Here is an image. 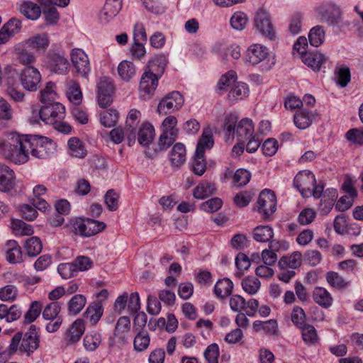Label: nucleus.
Instances as JSON below:
<instances>
[{
  "instance_id": "nucleus-1",
  "label": "nucleus",
  "mask_w": 363,
  "mask_h": 363,
  "mask_svg": "<svg viewBox=\"0 0 363 363\" xmlns=\"http://www.w3.org/2000/svg\"><path fill=\"white\" fill-rule=\"evenodd\" d=\"M40 336L35 325H31L28 331L22 334L18 332L12 337L9 346V354H15L18 350L21 353L30 356L39 347Z\"/></svg>"
},
{
  "instance_id": "nucleus-2",
  "label": "nucleus",
  "mask_w": 363,
  "mask_h": 363,
  "mask_svg": "<svg viewBox=\"0 0 363 363\" xmlns=\"http://www.w3.org/2000/svg\"><path fill=\"white\" fill-rule=\"evenodd\" d=\"M30 154L38 159H46L56 150V144L47 137L28 135Z\"/></svg>"
},
{
  "instance_id": "nucleus-3",
  "label": "nucleus",
  "mask_w": 363,
  "mask_h": 363,
  "mask_svg": "<svg viewBox=\"0 0 363 363\" xmlns=\"http://www.w3.org/2000/svg\"><path fill=\"white\" fill-rule=\"evenodd\" d=\"M106 226L104 222L91 218L84 220L78 218L72 222V228L74 233L79 234L83 237L94 235L102 231Z\"/></svg>"
},
{
  "instance_id": "nucleus-4",
  "label": "nucleus",
  "mask_w": 363,
  "mask_h": 363,
  "mask_svg": "<svg viewBox=\"0 0 363 363\" xmlns=\"http://www.w3.org/2000/svg\"><path fill=\"white\" fill-rule=\"evenodd\" d=\"M316 12L321 22L328 25H335L341 19V11L338 6L332 1L322 3L317 9Z\"/></svg>"
},
{
  "instance_id": "nucleus-5",
  "label": "nucleus",
  "mask_w": 363,
  "mask_h": 363,
  "mask_svg": "<svg viewBox=\"0 0 363 363\" xmlns=\"http://www.w3.org/2000/svg\"><path fill=\"white\" fill-rule=\"evenodd\" d=\"M159 76L151 69H147L142 75L140 82V94L143 100L150 99L158 85Z\"/></svg>"
},
{
  "instance_id": "nucleus-6",
  "label": "nucleus",
  "mask_w": 363,
  "mask_h": 363,
  "mask_svg": "<svg viewBox=\"0 0 363 363\" xmlns=\"http://www.w3.org/2000/svg\"><path fill=\"white\" fill-rule=\"evenodd\" d=\"M45 65L47 68L57 74H67L69 70V63L64 55L49 52L46 55Z\"/></svg>"
},
{
  "instance_id": "nucleus-7",
  "label": "nucleus",
  "mask_w": 363,
  "mask_h": 363,
  "mask_svg": "<svg viewBox=\"0 0 363 363\" xmlns=\"http://www.w3.org/2000/svg\"><path fill=\"white\" fill-rule=\"evenodd\" d=\"M183 104L182 95L179 91H172L160 101L157 111L161 115H167L179 110Z\"/></svg>"
},
{
  "instance_id": "nucleus-8",
  "label": "nucleus",
  "mask_w": 363,
  "mask_h": 363,
  "mask_svg": "<svg viewBox=\"0 0 363 363\" xmlns=\"http://www.w3.org/2000/svg\"><path fill=\"white\" fill-rule=\"evenodd\" d=\"M20 82L26 90L35 91L40 87L41 74L35 67L27 66L21 71Z\"/></svg>"
},
{
  "instance_id": "nucleus-9",
  "label": "nucleus",
  "mask_w": 363,
  "mask_h": 363,
  "mask_svg": "<svg viewBox=\"0 0 363 363\" xmlns=\"http://www.w3.org/2000/svg\"><path fill=\"white\" fill-rule=\"evenodd\" d=\"M230 308L235 312L245 311L248 316L252 317L257 311L259 302L257 299L250 298L246 301L240 295H233L229 301Z\"/></svg>"
},
{
  "instance_id": "nucleus-10",
  "label": "nucleus",
  "mask_w": 363,
  "mask_h": 363,
  "mask_svg": "<svg viewBox=\"0 0 363 363\" xmlns=\"http://www.w3.org/2000/svg\"><path fill=\"white\" fill-rule=\"evenodd\" d=\"M315 175L310 171L306 170L298 172L294 178V184L303 197L311 196V189L315 184Z\"/></svg>"
},
{
  "instance_id": "nucleus-11",
  "label": "nucleus",
  "mask_w": 363,
  "mask_h": 363,
  "mask_svg": "<svg viewBox=\"0 0 363 363\" xmlns=\"http://www.w3.org/2000/svg\"><path fill=\"white\" fill-rule=\"evenodd\" d=\"M70 59L76 72L82 77L87 78L91 71L87 55L82 49L74 48L71 51Z\"/></svg>"
},
{
  "instance_id": "nucleus-12",
  "label": "nucleus",
  "mask_w": 363,
  "mask_h": 363,
  "mask_svg": "<svg viewBox=\"0 0 363 363\" xmlns=\"http://www.w3.org/2000/svg\"><path fill=\"white\" fill-rule=\"evenodd\" d=\"M254 26L262 35L272 40L275 37L274 27L269 14L262 9L257 11L254 18Z\"/></svg>"
},
{
  "instance_id": "nucleus-13",
  "label": "nucleus",
  "mask_w": 363,
  "mask_h": 363,
  "mask_svg": "<svg viewBox=\"0 0 363 363\" xmlns=\"http://www.w3.org/2000/svg\"><path fill=\"white\" fill-rule=\"evenodd\" d=\"M277 198L269 189H264L259 194L257 201V211L264 217H268L276 211Z\"/></svg>"
},
{
  "instance_id": "nucleus-14",
  "label": "nucleus",
  "mask_w": 363,
  "mask_h": 363,
  "mask_svg": "<svg viewBox=\"0 0 363 363\" xmlns=\"http://www.w3.org/2000/svg\"><path fill=\"white\" fill-rule=\"evenodd\" d=\"M16 132H7L0 137V155L5 160H9L12 151L16 147L21 136Z\"/></svg>"
},
{
  "instance_id": "nucleus-15",
  "label": "nucleus",
  "mask_w": 363,
  "mask_h": 363,
  "mask_svg": "<svg viewBox=\"0 0 363 363\" xmlns=\"http://www.w3.org/2000/svg\"><path fill=\"white\" fill-rule=\"evenodd\" d=\"M28 135H23L16 147L12 151L9 161L15 164H23L30 159Z\"/></svg>"
},
{
  "instance_id": "nucleus-16",
  "label": "nucleus",
  "mask_w": 363,
  "mask_h": 363,
  "mask_svg": "<svg viewBox=\"0 0 363 363\" xmlns=\"http://www.w3.org/2000/svg\"><path fill=\"white\" fill-rule=\"evenodd\" d=\"M318 118V116L316 113L301 107L296 112L294 121L298 128L304 130L308 128Z\"/></svg>"
},
{
  "instance_id": "nucleus-17",
  "label": "nucleus",
  "mask_w": 363,
  "mask_h": 363,
  "mask_svg": "<svg viewBox=\"0 0 363 363\" xmlns=\"http://www.w3.org/2000/svg\"><path fill=\"white\" fill-rule=\"evenodd\" d=\"M268 49L262 45H251L246 51L245 60L252 65H256L267 58Z\"/></svg>"
},
{
  "instance_id": "nucleus-18",
  "label": "nucleus",
  "mask_w": 363,
  "mask_h": 363,
  "mask_svg": "<svg viewBox=\"0 0 363 363\" xmlns=\"http://www.w3.org/2000/svg\"><path fill=\"white\" fill-rule=\"evenodd\" d=\"M16 186L14 172L7 165L0 164V191L8 192Z\"/></svg>"
},
{
  "instance_id": "nucleus-19",
  "label": "nucleus",
  "mask_w": 363,
  "mask_h": 363,
  "mask_svg": "<svg viewBox=\"0 0 363 363\" xmlns=\"http://www.w3.org/2000/svg\"><path fill=\"white\" fill-rule=\"evenodd\" d=\"M121 8L122 0H106L99 15L101 22H109L118 13Z\"/></svg>"
},
{
  "instance_id": "nucleus-20",
  "label": "nucleus",
  "mask_w": 363,
  "mask_h": 363,
  "mask_svg": "<svg viewBox=\"0 0 363 363\" xmlns=\"http://www.w3.org/2000/svg\"><path fill=\"white\" fill-rule=\"evenodd\" d=\"M140 112L136 109H132L128 113L125 122V133L128 145L135 143L136 139L135 128L140 117Z\"/></svg>"
},
{
  "instance_id": "nucleus-21",
  "label": "nucleus",
  "mask_w": 363,
  "mask_h": 363,
  "mask_svg": "<svg viewBox=\"0 0 363 363\" xmlns=\"http://www.w3.org/2000/svg\"><path fill=\"white\" fill-rule=\"evenodd\" d=\"M28 49L29 48L23 42L18 43L13 48V55L16 60L21 65L26 66L35 62V55Z\"/></svg>"
},
{
  "instance_id": "nucleus-22",
  "label": "nucleus",
  "mask_w": 363,
  "mask_h": 363,
  "mask_svg": "<svg viewBox=\"0 0 363 363\" xmlns=\"http://www.w3.org/2000/svg\"><path fill=\"white\" fill-rule=\"evenodd\" d=\"M65 94L68 100L74 105L79 106L82 101V92L79 84L73 79L65 82Z\"/></svg>"
},
{
  "instance_id": "nucleus-23",
  "label": "nucleus",
  "mask_w": 363,
  "mask_h": 363,
  "mask_svg": "<svg viewBox=\"0 0 363 363\" xmlns=\"http://www.w3.org/2000/svg\"><path fill=\"white\" fill-rule=\"evenodd\" d=\"M254 123L252 121L248 118H242L237 125L236 136L238 140L243 143L250 139L254 135Z\"/></svg>"
},
{
  "instance_id": "nucleus-24",
  "label": "nucleus",
  "mask_w": 363,
  "mask_h": 363,
  "mask_svg": "<svg viewBox=\"0 0 363 363\" xmlns=\"http://www.w3.org/2000/svg\"><path fill=\"white\" fill-rule=\"evenodd\" d=\"M301 57L302 62L315 72L319 71L327 60L326 57L318 51L306 52Z\"/></svg>"
},
{
  "instance_id": "nucleus-25",
  "label": "nucleus",
  "mask_w": 363,
  "mask_h": 363,
  "mask_svg": "<svg viewBox=\"0 0 363 363\" xmlns=\"http://www.w3.org/2000/svg\"><path fill=\"white\" fill-rule=\"evenodd\" d=\"M5 250L6 259L10 264H19L23 261L21 248L16 241H7Z\"/></svg>"
},
{
  "instance_id": "nucleus-26",
  "label": "nucleus",
  "mask_w": 363,
  "mask_h": 363,
  "mask_svg": "<svg viewBox=\"0 0 363 363\" xmlns=\"http://www.w3.org/2000/svg\"><path fill=\"white\" fill-rule=\"evenodd\" d=\"M84 324L82 320L77 319L73 322L65 335L67 344L74 345L77 342L84 334Z\"/></svg>"
},
{
  "instance_id": "nucleus-27",
  "label": "nucleus",
  "mask_w": 363,
  "mask_h": 363,
  "mask_svg": "<svg viewBox=\"0 0 363 363\" xmlns=\"http://www.w3.org/2000/svg\"><path fill=\"white\" fill-rule=\"evenodd\" d=\"M312 297L317 304L324 308H328L333 304V299L331 294L323 287H315Z\"/></svg>"
},
{
  "instance_id": "nucleus-28",
  "label": "nucleus",
  "mask_w": 363,
  "mask_h": 363,
  "mask_svg": "<svg viewBox=\"0 0 363 363\" xmlns=\"http://www.w3.org/2000/svg\"><path fill=\"white\" fill-rule=\"evenodd\" d=\"M49 108V105L43 106L41 108H33L32 111V116L30 118V122L32 124L38 123L41 120L46 124L52 125L55 121L52 118V111Z\"/></svg>"
},
{
  "instance_id": "nucleus-29",
  "label": "nucleus",
  "mask_w": 363,
  "mask_h": 363,
  "mask_svg": "<svg viewBox=\"0 0 363 363\" xmlns=\"http://www.w3.org/2000/svg\"><path fill=\"white\" fill-rule=\"evenodd\" d=\"M169 160L173 167H179L183 165L186 161V148L181 143H176L169 155Z\"/></svg>"
},
{
  "instance_id": "nucleus-30",
  "label": "nucleus",
  "mask_w": 363,
  "mask_h": 363,
  "mask_svg": "<svg viewBox=\"0 0 363 363\" xmlns=\"http://www.w3.org/2000/svg\"><path fill=\"white\" fill-rule=\"evenodd\" d=\"M155 128L149 123H143L138 132V141L143 146L149 145L153 140Z\"/></svg>"
},
{
  "instance_id": "nucleus-31",
  "label": "nucleus",
  "mask_w": 363,
  "mask_h": 363,
  "mask_svg": "<svg viewBox=\"0 0 363 363\" xmlns=\"http://www.w3.org/2000/svg\"><path fill=\"white\" fill-rule=\"evenodd\" d=\"M238 117L235 113H230L225 118L224 131L225 135V141L232 142L236 135L237 122Z\"/></svg>"
},
{
  "instance_id": "nucleus-32",
  "label": "nucleus",
  "mask_w": 363,
  "mask_h": 363,
  "mask_svg": "<svg viewBox=\"0 0 363 363\" xmlns=\"http://www.w3.org/2000/svg\"><path fill=\"white\" fill-rule=\"evenodd\" d=\"M20 12L28 19L35 21L40 16L41 9L33 1H24L20 6Z\"/></svg>"
},
{
  "instance_id": "nucleus-33",
  "label": "nucleus",
  "mask_w": 363,
  "mask_h": 363,
  "mask_svg": "<svg viewBox=\"0 0 363 363\" xmlns=\"http://www.w3.org/2000/svg\"><path fill=\"white\" fill-rule=\"evenodd\" d=\"M119 77L125 82H129L136 75V67L130 61L123 60L118 66Z\"/></svg>"
},
{
  "instance_id": "nucleus-34",
  "label": "nucleus",
  "mask_w": 363,
  "mask_h": 363,
  "mask_svg": "<svg viewBox=\"0 0 363 363\" xmlns=\"http://www.w3.org/2000/svg\"><path fill=\"white\" fill-rule=\"evenodd\" d=\"M21 311L16 305L8 307L5 304H0V319H5L7 322L18 320L21 315Z\"/></svg>"
},
{
  "instance_id": "nucleus-35",
  "label": "nucleus",
  "mask_w": 363,
  "mask_h": 363,
  "mask_svg": "<svg viewBox=\"0 0 363 363\" xmlns=\"http://www.w3.org/2000/svg\"><path fill=\"white\" fill-rule=\"evenodd\" d=\"M233 284L229 279L224 278L217 281L214 286V293L217 297L224 298L231 294Z\"/></svg>"
},
{
  "instance_id": "nucleus-36",
  "label": "nucleus",
  "mask_w": 363,
  "mask_h": 363,
  "mask_svg": "<svg viewBox=\"0 0 363 363\" xmlns=\"http://www.w3.org/2000/svg\"><path fill=\"white\" fill-rule=\"evenodd\" d=\"M101 343V335L96 331L86 333L83 339V346L87 352L95 351Z\"/></svg>"
},
{
  "instance_id": "nucleus-37",
  "label": "nucleus",
  "mask_w": 363,
  "mask_h": 363,
  "mask_svg": "<svg viewBox=\"0 0 363 363\" xmlns=\"http://www.w3.org/2000/svg\"><path fill=\"white\" fill-rule=\"evenodd\" d=\"M249 89L247 85L243 82H236L230 88L228 94V99L232 101L242 100L248 96Z\"/></svg>"
},
{
  "instance_id": "nucleus-38",
  "label": "nucleus",
  "mask_w": 363,
  "mask_h": 363,
  "mask_svg": "<svg viewBox=\"0 0 363 363\" xmlns=\"http://www.w3.org/2000/svg\"><path fill=\"white\" fill-rule=\"evenodd\" d=\"M254 239L259 242L270 241L274 237V230L269 225H259L253 230Z\"/></svg>"
},
{
  "instance_id": "nucleus-39",
  "label": "nucleus",
  "mask_w": 363,
  "mask_h": 363,
  "mask_svg": "<svg viewBox=\"0 0 363 363\" xmlns=\"http://www.w3.org/2000/svg\"><path fill=\"white\" fill-rule=\"evenodd\" d=\"M216 191L214 184L209 182H202L196 186L194 190L193 196L197 199H203L211 196Z\"/></svg>"
},
{
  "instance_id": "nucleus-40",
  "label": "nucleus",
  "mask_w": 363,
  "mask_h": 363,
  "mask_svg": "<svg viewBox=\"0 0 363 363\" xmlns=\"http://www.w3.org/2000/svg\"><path fill=\"white\" fill-rule=\"evenodd\" d=\"M130 330V320L127 316H121L117 320L113 335L123 341L125 340V334Z\"/></svg>"
},
{
  "instance_id": "nucleus-41",
  "label": "nucleus",
  "mask_w": 363,
  "mask_h": 363,
  "mask_svg": "<svg viewBox=\"0 0 363 363\" xmlns=\"http://www.w3.org/2000/svg\"><path fill=\"white\" fill-rule=\"evenodd\" d=\"M86 302V298L83 295H74L67 303L68 313L74 315L78 314L85 306Z\"/></svg>"
},
{
  "instance_id": "nucleus-42",
  "label": "nucleus",
  "mask_w": 363,
  "mask_h": 363,
  "mask_svg": "<svg viewBox=\"0 0 363 363\" xmlns=\"http://www.w3.org/2000/svg\"><path fill=\"white\" fill-rule=\"evenodd\" d=\"M103 311L101 303H94L86 308L84 315L92 325H95L102 316Z\"/></svg>"
},
{
  "instance_id": "nucleus-43",
  "label": "nucleus",
  "mask_w": 363,
  "mask_h": 363,
  "mask_svg": "<svg viewBox=\"0 0 363 363\" xmlns=\"http://www.w3.org/2000/svg\"><path fill=\"white\" fill-rule=\"evenodd\" d=\"M69 153L77 158H83L86 155V150L82 142L77 138H72L68 140Z\"/></svg>"
},
{
  "instance_id": "nucleus-44",
  "label": "nucleus",
  "mask_w": 363,
  "mask_h": 363,
  "mask_svg": "<svg viewBox=\"0 0 363 363\" xmlns=\"http://www.w3.org/2000/svg\"><path fill=\"white\" fill-rule=\"evenodd\" d=\"M24 248L28 256L35 257L42 251L43 245L39 238L31 237L26 240Z\"/></svg>"
},
{
  "instance_id": "nucleus-45",
  "label": "nucleus",
  "mask_w": 363,
  "mask_h": 363,
  "mask_svg": "<svg viewBox=\"0 0 363 363\" xmlns=\"http://www.w3.org/2000/svg\"><path fill=\"white\" fill-rule=\"evenodd\" d=\"M326 280L332 287L337 289H344L349 285V281L335 272H328Z\"/></svg>"
},
{
  "instance_id": "nucleus-46",
  "label": "nucleus",
  "mask_w": 363,
  "mask_h": 363,
  "mask_svg": "<svg viewBox=\"0 0 363 363\" xmlns=\"http://www.w3.org/2000/svg\"><path fill=\"white\" fill-rule=\"evenodd\" d=\"M247 22L248 18L247 14L242 11L235 12L230 19L231 28L238 31L244 30Z\"/></svg>"
},
{
  "instance_id": "nucleus-47",
  "label": "nucleus",
  "mask_w": 363,
  "mask_h": 363,
  "mask_svg": "<svg viewBox=\"0 0 363 363\" xmlns=\"http://www.w3.org/2000/svg\"><path fill=\"white\" fill-rule=\"evenodd\" d=\"M55 84L49 82L46 84L44 89L40 91V100L43 104H51L57 98V93L55 91Z\"/></svg>"
},
{
  "instance_id": "nucleus-48",
  "label": "nucleus",
  "mask_w": 363,
  "mask_h": 363,
  "mask_svg": "<svg viewBox=\"0 0 363 363\" xmlns=\"http://www.w3.org/2000/svg\"><path fill=\"white\" fill-rule=\"evenodd\" d=\"M242 289L249 295H254L257 293L261 286L260 281L255 277L248 276L242 281Z\"/></svg>"
},
{
  "instance_id": "nucleus-49",
  "label": "nucleus",
  "mask_w": 363,
  "mask_h": 363,
  "mask_svg": "<svg viewBox=\"0 0 363 363\" xmlns=\"http://www.w3.org/2000/svg\"><path fill=\"white\" fill-rule=\"evenodd\" d=\"M178 135V130L171 132L162 130V133L158 140L159 150L160 151L167 150L176 140Z\"/></svg>"
},
{
  "instance_id": "nucleus-50",
  "label": "nucleus",
  "mask_w": 363,
  "mask_h": 363,
  "mask_svg": "<svg viewBox=\"0 0 363 363\" xmlns=\"http://www.w3.org/2000/svg\"><path fill=\"white\" fill-rule=\"evenodd\" d=\"M29 48H33L37 50H45L49 45V41L45 35H36L23 41Z\"/></svg>"
},
{
  "instance_id": "nucleus-51",
  "label": "nucleus",
  "mask_w": 363,
  "mask_h": 363,
  "mask_svg": "<svg viewBox=\"0 0 363 363\" xmlns=\"http://www.w3.org/2000/svg\"><path fill=\"white\" fill-rule=\"evenodd\" d=\"M118 117V113L116 110L108 109L101 113L100 121L104 127L111 128L116 124Z\"/></svg>"
},
{
  "instance_id": "nucleus-52",
  "label": "nucleus",
  "mask_w": 363,
  "mask_h": 363,
  "mask_svg": "<svg viewBox=\"0 0 363 363\" xmlns=\"http://www.w3.org/2000/svg\"><path fill=\"white\" fill-rule=\"evenodd\" d=\"M301 256L299 252H294L289 257H281L279 261V264L281 268L296 269L301 264Z\"/></svg>"
},
{
  "instance_id": "nucleus-53",
  "label": "nucleus",
  "mask_w": 363,
  "mask_h": 363,
  "mask_svg": "<svg viewBox=\"0 0 363 363\" xmlns=\"http://www.w3.org/2000/svg\"><path fill=\"white\" fill-rule=\"evenodd\" d=\"M325 31L320 26H316L311 29L308 33L310 44L313 47L320 46L324 40Z\"/></svg>"
},
{
  "instance_id": "nucleus-54",
  "label": "nucleus",
  "mask_w": 363,
  "mask_h": 363,
  "mask_svg": "<svg viewBox=\"0 0 363 363\" xmlns=\"http://www.w3.org/2000/svg\"><path fill=\"white\" fill-rule=\"evenodd\" d=\"M61 310V304L59 302H52L48 304L43 311V318L47 320L53 321L59 316Z\"/></svg>"
},
{
  "instance_id": "nucleus-55",
  "label": "nucleus",
  "mask_w": 363,
  "mask_h": 363,
  "mask_svg": "<svg viewBox=\"0 0 363 363\" xmlns=\"http://www.w3.org/2000/svg\"><path fill=\"white\" fill-rule=\"evenodd\" d=\"M213 143L214 141L211 131L204 130L198 142L196 152L204 154L206 149H211Z\"/></svg>"
},
{
  "instance_id": "nucleus-56",
  "label": "nucleus",
  "mask_w": 363,
  "mask_h": 363,
  "mask_svg": "<svg viewBox=\"0 0 363 363\" xmlns=\"http://www.w3.org/2000/svg\"><path fill=\"white\" fill-rule=\"evenodd\" d=\"M237 75L234 71H229L225 74L223 75L218 81L217 87L220 90H224L226 89H230L237 82Z\"/></svg>"
},
{
  "instance_id": "nucleus-57",
  "label": "nucleus",
  "mask_w": 363,
  "mask_h": 363,
  "mask_svg": "<svg viewBox=\"0 0 363 363\" xmlns=\"http://www.w3.org/2000/svg\"><path fill=\"white\" fill-rule=\"evenodd\" d=\"M206 169V162L204 159V154L196 152L192 163V171L195 174L201 176L204 174Z\"/></svg>"
},
{
  "instance_id": "nucleus-58",
  "label": "nucleus",
  "mask_w": 363,
  "mask_h": 363,
  "mask_svg": "<svg viewBox=\"0 0 363 363\" xmlns=\"http://www.w3.org/2000/svg\"><path fill=\"white\" fill-rule=\"evenodd\" d=\"M301 334L303 341L307 345H313L318 340L315 328L311 325H304L302 327Z\"/></svg>"
},
{
  "instance_id": "nucleus-59",
  "label": "nucleus",
  "mask_w": 363,
  "mask_h": 363,
  "mask_svg": "<svg viewBox=\"0 0 363 363\" xmlns=\"http://www.w3.org/2000/svg\"><path fill=\"white\" fill-rule=\"evenodd\" d=\"M330 197L326 199L325 196H324V199L321 200L320 204V213L323 215H327L332 210L334 201L337 198V194L335 189L329 190Z\"/></svg>"
},
{
  "instance_id": "nucleus-60",
  "label": "nucleus",
  "mask_w": 363,
  "mask_h": 363,
  "mask_svg": "<svg viewBox=\"0 0 363 363\" xmlns=\"http://www.w3.org/2000/svg\"><path fill=\"white\" fill-rule=\"evenodd\" d=\"M219 356V347L216 343L209 345L203 353V357L207 363H218Z\"/></svg>"
},
{
  "instance_id": "nucleus-61",
  "label": "nucleus",
  "mask_w": 363,
  "mask_h": 363,
  "mask_svg": "<svg viewBox=\"0 0 363 363\" xmlns=\"http://www.w3.org/2000/svg\"><path fill=\"white\" fill-rule=\"evenodd\" d=\"M18 295V289L16 286L9 284L0 288V300L2 301H13Z\"/></svg>"
},
{
  "instance_id": "nucleus-62",
  "label": "nucleus",
  "mask_w": 363,
  "mask_h": 363,
  "mask_svg": "<svg viewBox=\"0 0 363 363\" xmlns=\"http://www.w3.org/2000/svg\"><path fill=\"white\" fill-rule=\"evenodd\" d=\"M42 311V305L39 301H33L29 307L28 311L24 315L25 321L26 323H32L36 320V318L40 314Z\"/></svg>"
},
{
  "instance_id": "nucleus-63",
  "label": "nucleus",
  "mask_w": 363,
  "mask_h": 363,
  "mask_svg": "<svg viewBox=\"0 0 363 363\" xmlns=\"http://www.w3.org/2000/svg\"><path fill=\"white\" fill-rule=\"evenodd\" d=\"M167 62V59L164 55H160L155 56L150 61L147 69H151L153 72H160V73H162Z\"/></svg>"
},
{
  "instance_id": "nucleus-64",
  "label": "nucleus",
  "mask_w": 363,
  "mask_h": 363,
  "mask_svg": "<svg viewBox=\"0 0 363 363\" xmlns=\"http://www.w3.org/2000/svg\"><path fill=\"white\" fill-rule=\"evenodd\" d=\"M150 341V337L147 333L139 332L134 339V349L139 352L144 351L148 347Z\"/></svg>"
}]
</instances>
